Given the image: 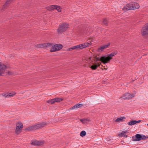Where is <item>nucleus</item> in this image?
Returning a JSON list of instances; mask_svg holds the SVG:
<instances>
[{
  "mask_svg": "<svg viewBox=\"0 0 148 148\" xmlns=\"http://www.w3.org/2000/svg\"><path fill=\"white\" fill-rule=\"evenodd\" d=\"M69 28V24L67 22L61 23L57 29V33L58 34H62L66 31Z\"/></svg>",
  "mask_w": 148,
  "mask_h": 148,
  "instance_id": "1",
  "label": "nucleus"
},
{
  "mask_svg": "<svg viewBox=\"0 0 148 148\" xmlns=\"http://www.w3.org/2000/svg\"><path fill=\"white\" fill-rule=\"evenodd\" d=\"M140 6L138 4L135 2H131L128 4L123 8V10H134L138 9L139 8Z\"/></svg>",
  "mask_w": 148,
  "mask_h": 148,
  "instance_id": "2",
  "label": "nucleus"
},
{
  "mask_svg": "<svg viewBox=\"0 0 148 148\" xmlns=\"http://www.w3.org/2000/svg\"><path fill=\"white\" fill-rule=\"evenodd\" d=\"M23 127V123L21 121H18L16 124V127L15 130V133L16 134H18L22 131Z\"/></svg>",
  "mask_w": 148,
  "mask_h": 148,
  "instance_id": "3",
  "label": "nucleus"
},
{
  "mask_svg": "<svg viewBox=\"0 0 148 148\" xmlns=\"http://www.w3.org/2000/svg\"><path fill=\"white\" fill-rule=\"evenodd\" d=\"M63 48L62 45L60 44L54 45L51 47L50 51L53 52L60 51Z\"/></svg>",
  "mask_w": 148,
  "mask_h": 148,
  "instance_id": "4",
  "label": "nucleus"
},
{
  "mask_svg": "<svg viewBox=\"0 0 148 148\" xmlns=\"http://www.w3.org/2000/svg\"><path fill=\"white\" fill-rule=\"evenodd\" d=\"M45 143L44 140H32L30 143V144L34 146H42Z\"/></svg>",
  "mask_w": 148,
  "mask_h": 148,
  "instance_id": "5",
  "label": "nucleus"
},
{
  "mask_svg": "<svg viewBox=\"0 0 148 148\" xmlns=\"http://www.w3.org/2000/svg\"><path fill=\"white\" fill-rule=\"evenodd\" d=\"M134 96V94H131L129 93H125L122 96L121 98L124 100H129L132 99Z\"/></svg>",
  "mask_w": 148,
  "mask_h": 148,
  "instance_id": "6",
  "label": "nucleus"
},
{
  "mask_svg": "<svg viewBox=\"0 0 148 148\" xmlns=\"http://www.w3.org/2000/svg\"><path fill=\"white\" fill-rule=\"evenodd\" d=\"M6 68V66L3 63L0 62V77L3 76Z\"/></svg>",
  "mask_w": 148,
  "mask_h": 148,
  "instance_id": "7",
  "label": "nucleus"
},
{
  "mask_svg": "<svg viewBox=\"0 0 148 148\" xmlns=\"http://www.w3.org/2000/svg\"><path fill=\"white\" fill-rule=\"evenodd\" d=\"M38 129V123H37L28 127L25 129V130L27 131H31Z\"/></svg>",
  "mask_w": 148,
  "mask_h": 148,
  "instance_id": "8",
  "label": "nucleus"
},
{
  "mask_svg": "<svg viewBox=\"0 0 148 148\" xmlns=\"http://www.w3.org/2000/svg\"><path fill=\"white\" fill-rule=\"evenodd\" d=\"M110 56V55L109 56H102L100 58L99 60L104 64L110 61L111 59Z\"/></svg>",
  "mask_w": 148,
  "mask_h": 148,
  "instance_id": "9",
  "label": "nucleus"
},
{
  "mask_svg": "<svg viewBox=\"0 0 148 148\" xmlns=\"http://www.w3.org/2000/svg\"><path fill=\"white\" fill-rule=\"evenodd\" d=\"M141 32L143 36H145L148 34V23L145 24V26L143 27Z\"/></svg>",
  "mask_w": 148,
  "mask_h": 148,
  "instance_id": "10",
  "label": "nucleus"
},
{
  "mask_svg": "<svg viewBox=\"0 0 148 148\" xmlns=\"http://www.w3.org/2000/svg\"><path fill=\"white\" fill-rule=\"evenodd\" d=\"M92 44V43L91 42H86L84 43L80 44L81 49H83L88 47L91 45Z\"/></svg>",
  "mask_w": 148,
  "mask_h": 148,
  "instance_id": "11",
  "label": "nucleus"
},
{
  "mask_svg": "<svg viewBox=\"0 0 148 148\" xmlns=\"http://www.w3.org/2000/svg\"><path fill=\"white\" fill-rule=\"evenodd\" d=\"M16 93L15 92H11L6 93H3V96L5 98H8L13 97L14 96Z\"/></svg>",
  "mask_w": 148,
  "mask_h": 148,
  "instance_id": "12",
  "label": "nucleus"
},
{
  "mask_svg": "<svg viewBox=\"0 0 148 148\" xmlns=\"http://www.w3.org/2000/svg\"><path fill=\"white\" fill-rule=\"evenodd\" d=\"M141 140V135L139 134H136L132 137V140L134 141H140Z\"/></svg>",
  "mask_w": 148,
  "mask_h": 148,
  "instance_id": "13",
  "label": "nucleus"
},
{
  "mask_svg": "<svg viewBox=\"0 0 148 148\" xmlns=\"http://www.w3.org/2000/svg\"><path fill=\"white\" fill-rule=\"evenodd\" d=\"M110 45V44H109L102 46L98 49V51L99 52H101L104 49L107 48Z\"/></svg>",
  "mask_w": 148,
  "mask_h": 148,
  "instance_id": "14",
  "label": "nucleus"
},
{
  "mask_svg": "<svg viewBox=\"0 0 148 148\" xmlns=\"http://www.w3.org/2000/svg\"><path fill=\"white\" fill-rule=\"evenodd\" d=\"M38 123L39 129H41L47 125V123L46 122H42Z\"/></svg>",
  "mask_w": 148,
  "mask_h": 148,
  "instance_id": "15",
  "label": "nucleus"
},
{
  "mask_svg": "<svg viewBox=\"0 0 148 148\" xmlns=\"http://www.w3.org/2000/svg\"><path fill=\"white\" fill-rule=\"evenodd\" d=\"M80 121L84 124H86L91 121L90 118L82 119L80 120Z\"/></svg>",
  "mask_w": 148,
  "mask_h": 148,
  "instance_id": "16",
  "label": "nucleus"
},
{
  "mask_svg": "<svg viewBox=\"0 0 148 148\" xmlns=\"http://www.w3.org/2000/svg\"><path fill=\"white\" fill-rule=\"evenodd\" d=\"M3 64L7 67V68L5 70V73L4 74L3 76H4L5 75H12L14 73L13 72H12V71H6L7 69L8 68V66L7 65H5V64Z\"/></svg>",
  "mask_w": 148,
  "mask_h": 148,
  "instance_id": "17",
  "label": "nucleus"
},
{
  "mask_svg": "<svg viewBox=\"0 0 148 148\" xmlns=\"http://www.w3.org/2000/svg\"><path fill=\"white\" fill-rule=\"evenodd\" d=\"M126 118L124 116L120 117L118 118L115 120V122H122L124 121V119H125Z\"/></svg>",
  "mask_w": 148,
  "mask_h": 148,
  "instance_id": "18",
  "label": "nucleus"
},
{
  "mask_svg": "<svg viewBox=\"0 0 148 148\" xmlns=\"http://www.w3.org/2000/svg\"><path fill=\"white\" fill-rule=\"evenodd\" d=\"M55 5H52L48 6L46 8V9L49 11H53L54 10Z\"/></svg>",
  "mask_w": 148,
  "mask_h": 148,
  "instance_id": "19",
  "label": "nucleus"
},
{
  "mask_svg": "<svg viewBox=\"0 0 148 148\" xmlns=\"http://www.w3.org/2000/svg\"><path fill=\"white\" fill-rule=\"evenodd\" d=\"M54 10H56L57 11L59 12H60L62 11V7L58 5H55Z\"/></svg>",
  "mask_w": 148,
  "mask_h": 148,
  "instance_id": "20",
  "label": "nucleus"
},
{
  "mask_svg": "<svg viewBox=\"0 0 148 148\" xmlns=\"http://www.w3.org/2000/svg\"><path fill=\"white\" fill-rule=\"evenodd\" d=\"M45 45L44 44H39L35 45V47L37 48H45Z\"/></svg>",
  "mask_w": 148,
  "mask_h": 148,
  "instance_id": "21",
  "label": "nucleus"
},
{
  "mask_svg": "<svg viewBox=\"0 0 148 148\" xmlns=\"http://www.w3.org/2000/svg\"><path fill=\"white\" fill-rule=\"evenodd\" d=\"M83 105L82 104H77L75 105V106H73L71 109V110H73L75 108H79L82 106Z\"/></svg>",
  "mask_w": 148,
  "mask_h": 148,
  "instance_id": "22",
  "label": "nucleus"
},
{
  "mask_svg": "<svg viewBox=\"0 0 148 148\" xmlns=\"http://www.w3.org/2000/svg\"><path fill=\"white\" fill-rule=\"evenodd\" d=\"M101 64L98 63L97 65H94L90 67L92 70H96L97 69L98 67Z\"/></svg>",
  "mask_w": 148,
  "mask_h": 148,
  "instance_id": "23",
  "label": "nucleus"
},
{
  "mask_svg": "<svg viewBox=\"0 0 148 148\" xmlns=\"http://www.w3.org/2000/svg\"><path fill=\"white\" fill-rule=\"evenodd\" d=\"M136 124L135 120H132L131 121L127 123V124L129 125L132 126Z\"/></svg>",
  "mask_w": 148,
  "mask_h": 148,
  "instance_id": "24",
  "label": "nucleus"
},
{
  "mask_svg": "<svg viewBox=\"0 0 148 148\" xmlns=\"http://www.w3.org/2000/svg\"><path fill=\"white\" fill-rule=\"evenodd\" d=\"M56 102H59L63 100L64 99L62 98L56 97L54 98Z\"/></svg>",
  "mask_w": 148,
  "mask_h": 148,
  "instance_id": "25",
  "label": "nucleus"
},
{
  "mask_svg": "<svg viewBox=\"0 0 148 148\" xmlns=\"http://www.w3.org/2000/svg\"><path fill=\"white\" fill-rule=\"evenodd\" d=\"M47 103H50L51 104H53L56 102L55 99H52L50 100H48L47 101Z\"/></svg>",
  "mask_w": 148,
  "mask_h": 148,
  "instance_id": "26",
  "label": "nucleus"
},
{
  "mask_svg": "<svg viewBox=\"0 0 148 148\" xmlns=\"http://www.w3.org/2000/svg\"><path fill=\"white\" fill-rule=\"evenodd\" d=\"M103 23L106 25H108V18H104L103 19Z\"/></svg>",
  "mask_w": 148,
  "mask_h": 148,
  "instance_id": "27",
  "label": "nucleus"
},
{
  "mask_svg": "<svg viewBox=\"0 0 148 148\" xmlns=\"http://www.w3.org/2000/svg\"><path fill=\"white\" fill-rule=\"evenodd\" d=\"M72 47L73 50L76 49L78 50L79 49H81L80 44L76 46L73 47Z\"/></svg>",
  "mask_w": 148,
  "mask_h": 148,
  "instance_id": "28",
  "label": "nucleus"
},
{
  "mask_svg": "<svg viewBox=\"0 0 148 148\" xmlns=\"http://www.w3.org/2000/svg\"><path fill=\"white\" fill-rule=\"evenodd\" d=\"M127 131H122L120 134H119L118 136L119 137H122L123 136V135L124 134H125L127 133Z\"/></svg>",
  "mask_w": 148,
  "mask_h": 148,
  "instance_id": "29",
  "label": "nucleus"
},
{
  "mask_svg": "<svg viewBox=\"0 0 148 148\" xmlns=\"http://www.w3.org/2000/svg\"><path fill=\"white\" fill-rule=\"evenodd\" d=\"M14 0H8L6 2L5 4L4 5V6L5 5H8L10 3H11Z\"/></svg>",
  "mask_w": 148,
  "mask_h": 148,
  "instance_id": "30",
  "label": "nucleus"
},
{
  "mask_svg": "<svg viewBox=\"0 0 148 148\" xmlns=\"http://www.w3.org/2000/svg\"><path fill=\"white\" fill-rule=\"evenodd\" d=\"M45 45V48L49 47L51 46H52V44L51 43H44Z\"/></svg>",
  "mask_w": 148,
  "mask_h": 148,
  "instance_id": "31",
  "label": "nucleus"
},
{
  "mask_svg": "<svg viewBox=\"0 0 148 148\" xmlns=\"http://www.w3.org/2000/svg\"><path fill=\"white\" fill-rule=\"evenodd\" d=\"M86 134V132L84 131H82L80 133V136L82 137H83L85 136Z\"/></svg>",
  "mask_w": 148,
  "mask_h": 148,
  "instance_id": "32",
  "label": "nucleus"
},
{
  "mask_svg": "<svg viewBox=\"0 0 148 148\" xmlns=\"http://www.w3.org/2000/svg\"><path fill=\"white\" fill-rule=\"evenodd\" d=\"M148 139V136L143 135H141V140H147Z\"/></svg>",
  "mask_w": 148,
  "mask_h": 148,
  "instance_id": "33",
  "label": "nucleus"
},
{
  "mask_svg": "<svg viewBox=\"0 0 148 148\" xmlns=\"http://www.w3.org/2000/svg\"><path fill=\"white\" fill-rule=\"evenodd\" d=\"M117 53V51H115L114 52L112 53V57L114 56Z\"/></svg>",
  "mask_w": 148,
  "mask_h": 148,
  "instance_id": "34",
  "label": "nucleus"
},
{
  "mask_svg": "<svg viewBox=\"0 0 148 148\" xmlns=\"http://www.w3.org/2000/svg\"><path fill=\"white\" fill-rule=\"evenodd\" d=\"M73 50V47H71L70 48H69L67 49V51H71Z\"/></svg>",
  "mask_w": 148,
  "mask_h": 148,
  "instance_id": "35",
  "label": "nucleus"
},
{
  "mask_svg": "<svg viewBox=\"0 0 148 148\" xmlns=\"http://www.w3.org/2000/svg\"><path fill=\"white\" fill-rule=\"evenodd\" d=\"M135 123H136V124L137 123H140L141 121L140 120H138V121H136V120H135Z\"/></svg>",
  "mask_w": 148,
  "mask_h": 148,
  "instance_id": "36",
  "label": "nucleus"
},
{
  "mask_svg": "<svg viewBox=\"0 0 148 148\" xmlns=\"http://www.w3.org/2000/svg\"><path fill=\"white\" fill-rule=\"evenodd\" d=\"M123 136L125 138H127L128 136L127 135H126L125 134H124L123 135Z\"/></svg>",
  "mask_w": 148,
  "mask_h": 148,
  "instance_id": "37",
  "label": "nucleus"
},
{
  "mask_svg": "<svg viewBox=\"0 0 148 148\" xmlns=\"http://www.w3.org/2000/svg\"><path fill=\"white\" fill-rule=\"evenodd\" d=\"M134 81V80H132V82H133Z\"/></svg>",
  "mask_w": 148,
  "mask_h": 148,
  "instance_id": "38",
  "label": "nucleus"
}]
</instances>
